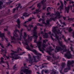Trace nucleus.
<instances>
[{
  "instance_id": "obj_1",
  "label": "nucleus",
  "mask_w": 74,
  "mask_h": 74,
  "mask_svg": "<svg viewBox=\"0 0 74 74\" xmlns=\"http://www.w3.org/2000/svg\"><path fill=\"white\" fill-rule=\"evenodd\" d=\"M37 27L36 26L34 28V31H33V37L34 38V42H36L37 44V45L38 46V48H39V49L40 50V51H43L44 50V48L42 47L41 48V42H37L36 41V39L37 38V32L36 31V29H37Z\"/></svg>"
},
{
  "instance_id": "obj_2",
  "label": "nucleus",
  "mask_w": 74,
  "mask_h": 74,
  "mask_svg": "<svg viewBox=\"0 0 74 74\" xmlns=\"http://www.w3.org/2000/svg\"><path fill=\"white\" fill-rule=\"evenodd\" d=\"M47 15L49 16H51L52 17L51 18H50V19L53 20V21H55L56 19V18H60V14L59 12H57L56 14H53V16H52V15H51V14L49 13H48L47 14Z\"/></svg>"
},
{
  "instance_id": "obj_3",
  "label": "nucleus",
  "mask_w": 74,
  "mask_h": 74,
  "mask_svg": "<svg viewBox=\"0 0 74 74\" xmlns=\"http://www.w3.org/2000/svg\"><path fill=\"white\" fill-rule=\"evenodd\" d=\"M12 53H11L8 57L6 56L5 55H3V56L4 58H6L8 59H18L19 58V57L17 55H15V52H14L13 51H12Z\"/></svg>"
},
{
  "instance_id": "obj_4",
  "label": "nucleus",
  "mask_w": 74,
  "mask_h": 74,
  "mask_svg": "<svg viewBox=\"0 0 74 74\" xmlns=\"http://www.w3.org/2000/svg\"><path fill=\"white\" fill-rule=\"evenodd\" d=\"M32 52H34L35 54V55H38V56H37V58L38 59H39L40 58V56L41 55V54H40V53H38V52L36 50H32Z\"/></svg>"
},
{
  "instance_id": "obj_5",
  "label": "nucleus",
  "mask_w": 74,
  "mask_h": 74,
  "mask_svg": "<svg viewBox=\"0 0 74 74\" xmlns=\"http://www.w3.org/2000/svg\"><path fill=\"white\" fill-rule=\"evenodd\" d=\"M64 56L66 57L68 59H70V58H72V56L71 55L70 51H69L67 54H65Z\"/></svg>"
},
{
  "instance_id": "obj_6",
  "label": "nucleus",
  "mask_w": 74,
  "mask_h": 74,
  "mask_svg": "<svg viewBox=\"0 0 74 74\" xmlns=\"http://www.w3.org/2000/svg\"><path fill=\"white\" fill-rule=\"evenodd\" d=\"M28 56L29 59H30V62H32L33 61L34 62H36V58H35V56L33 57L34 58L33 59L32 58L30 57V54H28Z\"/></svg>"
},
{
  "instance_id": "obj_7",
  "label": "nucleus",
  "mask_w": 74,
  "mask_h": 74,
  "mask_svg": "<svg viewBox=\"0 0 74 74\" xmlns=\"http://www.w3.org/2000/svg\"><path fill=\"white\" fill-rule=\"evenodd\" d=\"M56 27H53V28L52 29L53 32V33L54 32H55L56 33H57L58 34H61V33L60 32V31H59V30L56 31Z\"/></svg>"
},
{
  "instance_id": "obj_8",
  "label": "nucleus",
  "mask_w": 74,
  "mask_h": 74,
  "mask_svg": "<svg viewBox=\"0 0 74 74\" xmlns=\"http://www.w3.org/2000/svg\"><path fill=\"white\" fill-rule=\"evenodd\" d=\"M23 29H22L21 30V32H19V34L20 35V38H19L18 39V40H20V41H22V30H23Z\"/></svg>"
},
{
  "instance_id": "obj_9",
  "label": "nucleus",
  "mask_w": 74,
  "mask_h": 74,
  "mask_svg": "<svg viewBox=\"0 0 74 74\" xmlns=\"http://www.w3.org/2000/svg\"><path fill=\"white\" fill-rule=\"evenodd\" d=\"M32 71L29 70L28 71V70L25 69L24 71V73H26V74H31Z\"/></svg>"
},
{
  "instance_id": "obj_10",
  "label": "nucleus",
  "mask_w": 74,
  "mask_h": 74,
  "mask_svg": "<svg viewBox=\"0 0 74 74\" xmlns=\"http://www.w3.org/2000/svg\"><path fill=\"white\" fill-rule=\"evenodd\" d=\"M0 37H1L2 40L1 41V43H3V39L2 37H3L4 38L5 37L4 36V34L3 33L2 34L1 32H0Z\"/></svg>"
},
{
  "instance_id": "obj_11",
  "label": "nucleus",
  "mask_w": 74,
  "mask_h": 74,
  "mask_svg": "<svg viewBox=\"0 0 74 74\" xmlns=\"http://www.w3.org/2000/svg\"><path fill=\"white\" fill-rule=\"evenodd\" d=\"M16 32H18L19 33V30L16 29L15 30H14V32H13V34H14V36H15L16 37H18V35L16 34Z\"/></svg>"
},
{
  "instance_id": "obj_12",
  "label": "nucleus",
  "mask_w": 74,
  "mask_h": 74,
  "mask_svg": "<svg viewBox=\"0 0 74 74\" xmlns=\"http://www.w3.org/2000/svg\"><path fill=\"white\" fill-rule=\"evenodd\" d=\"M29 14H27V13H25L24 14V15L22 17H21V19H24V18H23V16H25V17H27V16H29Z\"/></svg>"
},
{
  "instance_id": "obj_13",
  "label": "nucleus",
  "mask_w": 74,
  "mask_h": 74,
  "mask_svg": "<svg viewBox=\"0 0 74 74\" xmlns=\"http://www.w3.org/2000/svg\"><path fill=\"white\" fill-rule=\"evenodd\" d=\"M60 3H61V7L58 8V10H59V9H61V10H63V2L62 1H60Z\"/></svg>"
},
{
  "instance_id": "obj_14",
  "label": "nucleus",
  "mask_w": 74,
  "mask_h": 74,
  "mask_svg": "<svg viewBox=\"0 0 74 74\" xmlns=\"http://www.w3.org/2000/svg\"><path fill=\"white\" fill-rule=\"evenodd\" d=\"M16 22H17L18 25V28H20V21H19V19H18L16 21Z\"/></svg>"
},
{
  "instance_id": "obj_15",
  "label": "nucleus",
  "mask_w": 74,
  "mask_h": 74,
  "mask_svg": "<svg viewBox=\"0 0 74 74\" xmlns=\"http://www.w3.org/2000/svg\"><path fill=\"white\" fill-rule=\"evenodd\" d=\"M65 9L66 10L65 12H66V11L67 12V13H68V12H69V10H70V7L68 6L67 8L65 7Z\"/></svg>"
},
{
  "instance_id": "obj_16",
  "label": "nucleus",
  "mask_w": 74,
  "mask_h": 74,
  "mask_svg": "<svg viewBox=\"0 0 74 74\" xmlns=\"http://www.w3.org/2000/svg\"><path fill=\"white\" fill-rule=\"evenodd\" d=\"M5 38L6 40L7 43H8L6 45H7V46H6V47H8L10 45V43L9 42H8V41L7 40V38Z\"/></svg>"
},
{
  "instance_id": "obj_17",
  "label": "nucleus",
  "mask_w": 74,
  "mask_h": 74,
  "mask_svg": "<svg viewBox=\"0 0 74 74\" xmlns=\"http://www.w3.org/2000/svg\"><path fill=\"white\" fill-rule=\"evenodd\" d=\"M43 38H48V34L45 33L44 35H43Z\"/></svg>"
},
{
  "instance_id": "obj_18",
  "label": "nucleus",
  "mask_w": 74,
  "mask_h": 74,
  "mask_svg": "<svg viewBox=\"0 0 74 74\" xmlns=\"http://www.w3.org/2000/svg\"><path fill=\"white\" fill-rule=\"evenodd\" d=\"M45 40H43V44L42 45V47H43V48H45V47H46V46H45Z\"/></svg>"
},
{
  "instance_id": "obj_19",
  "label": "nucleus",
  "mask_w": 74,
  "mask_h": 74,
  "mask_svg": "<svg viewBox=\"0 0 74 74\" xmlns=\"http://www.w3.org/2000/svg\"><path fill=\"white\" fill-rule=\"evenodd\" d=\"M71 62L70 61H68L67 64L68 67H69V66H71Z\"/></svg>"
},
{
  "instance_id": "obj_20",
  "label": "nucleus",
  "mask_w": 74,
  "mask_h": 74,
  "mask_svg": "<svg viewBox=\"0 0 74 74\" xmlns=\"http://www.w3.org/2000/svg\"><path fill=\"white\" fill-rule=\"evenodd\" d=\"M24 37H23V38L25 42H26V40H25V38L26 37V33L25 32H24Z\"/></svg>"
},
{
  "instance_id": "obj_21",
  "label": "nucleus",
  "mask_w": 74,
  "mask_h": 74,
  "mask_svg": "<svg viewBox=\"0 0 74 74\" xmlns=\"http://www.w3.org/2000/svg\"><path fill=\"white\" fill-rule=\"evenodd\" d=\"M32 37H31L30 38L28 37V38H27L28 40V41H32Z\"/></svg>"
},
{
  "instance_id": "obj_22",
  "label": "nucleus",
  "mask_w": 74,
  "mask_h": 74,
  "mask_svg": "<svg viewBox=\"0 0 74 74\" xmlns=\"http://www.w3.org/2000/svg\"><path fill=\"white\" fill-rule=\"evenodd\" d=\"M69 0H70L69 1V3L71 4V3H73L74 2H73L72 0H66V1H69Z\"/></svg>"
},
{
  "instance_id": "obj_23",
  "label": "nucleus",
  "mask_w": 74,
  "mask_h": 74,
  "mask_svg": "<svg viewBox=\"0 0 74 74\" xmlns=\"http://www.w3.org/2000/svg\"><path fill=\"white\" fill-rule=\"evenodd\" d=\"M1 62L2 63H4V61H3V59H4V58L3 57H1Z\"/></svg>"
},
{
  "instance_id": "obj_24",
  "label": "nucleus",
  "mask_w": 74,
  "mask_h": 74,
  "mask_svg": "<svg viewBox=\"0 0 74 74\" xmlns=\"http://www.w3.org/2000/svg\"><path fill=\"white\" fill-rule=\"evenodd\" d=\"M25 44L26 45H27V47H26V49H29V46L27 45V42H25Z\"/></svg>"
},
{
  "instance_id": "obj_25",
  "label": "nucleus",
  "mask_w": 74,
  "mask_h": 74,
  "mask_svg": "<svg viewBox=\"0 0 74 74\" xmlns=\"http://www.w3.org/2000/svg\"><path fill=\"white\" fill-rule=\"evenodd\" d=\"M49 21H50V20H47V21H46V22H47V23H46V25H47L48 24H49Z\"/></svg>"
},
{
  "instance_id": "obj_26",
  "label": "nucleus",
  "mask_w": 74,
  "mask_h": 74,
  "mask_svg": "<svg viewBox=\"0 0 74 74\" xmlns=\"http://www.w3.org/2000/svg\"><path fill=\"white\" fill-rule=\"evenodd\" d=\"M1 52H4L5 53H6V50H3L2 49L1 50Z\"/></svg>"
},
{
  "instance_id": "obj_27",
  "label": "nucleus",
  "mask_w": 74,
  "mask_h": 74,
  "mask_svg": "<svg viewBox=\"0 0 74 74\" xmlns=\"http://www.w3.org/2000/svg\"><path fill=\"white\" fill-rule=\"evenodd\" d=\"M29 27H30V28H32V27H33V26L32 25L29 24Z\"/></svg>"
},
{
  "instance_id": "obj_28",
  "label": "nucleus",
  "mask_w": 74,
  "mask_h": 74,
  "mask_svg": "<svg viewBox=\"0 0 74 74\" xmlns=\"http://www.w3.org/2000/svg\"><path fill=\"white\" fill-rule=\"evenodd\" d=\"M64 66H65V63H63L62 64V68H63L64 67Z\"/></svg>"
},
{
  "instance_id": "obj_29",
  "label": "nucleus",
  "mask_w": 74,
  "mask_h": 74,
  "mask_svg": "<svg viewBox=\"0 0 74 74\" xmlns=\"http://www.w3.org/2000/svg\"><path fill=\"white\" fill-rule=\"evenodd\" d=\"M72 30H73V29H71V27H70L69 29V32H71V31H72Z\"/></svg>"
},
{
  "instance_id": "obj_30",
  "label": "nucleus",
  "mask_w": 74,
  "mask_h": 74,
  "mask_svg": "<svg viewBox=\"0 0 74 74\" xmlns=\"http://www.w3.org/2000/svg\"><path fill=\"white\" fill-rule=\"evenodd\" d=\"M0 46L2 48H4V46H3V45L1 44V43H0Z\"/></svg>"
},
{
  "instance_id": "obj_31",
  "label": "nucleus",
  "mask_w": 74,
  "mask_h": 74,
  "mask_svg": "<svg viewBox=\"0 0 74 74\" xmlns=\"http://www.w3.org/2000/svg\"><path fill=\"white\" fill-rule=\"evenodd\" d=\"M55 37H56V38L57 39V40L58 39V38H59V37L57 36V35H56V36H55Z\"/></svg>"
},
{
  "instance_id": "obj_32",
  "label": "nucleus",
  "mask_w": 74,
  "mask_h": 74,
  "mask_svg": "<svg viewBox=\"0 0 74 74\" xmlns=\"http://www.w3.org/2000/svg\"><path fill=\"white\" fill-rule=\"evenodd\" d=\"M10 37L11 38V39L12 40H14V37H12V36H10Z\"/></svg>"
},
{
  "instance_id": "obj_33",
  "label": "nucleus",
  "mask_w": 74,
  "mask_h": 74,
  "mask_svg": "<svg viewBox=\"0 0 74 74\" xmlns=\"http://www.w3.org/2000/svg\"><path fill=\"white\" fill-rule=\"evenodd\" d=\"M70 8H71H71H72V7L73 8H74V5H73V6H70Z\"/></svg>"
},
{
  "instance_id": "obj_34",
  "label": "nucleus",
  "mask_w": 74,
  "mask_h": 74,
  "mask_svg": "<svg viewBox=\"0 0 74 74\" xmlns=\"http://www.w3.org/2000/svg\"><path fill=\"white\" fill-rule=\"evenodd\" d=\"M40 5V3L38 4L37 7H40L41 6V5Z\"/></svg>"
},
{
  "instance_id": "obj_35",
  "label": "nucleus",
  "mask_w": 74,
  "mask_h": 74,
  "mask_svg": "<svg viewBox=\"0 0 74 74\" xmlns=\"http://www.w3.org/2000/svg\"><path fill=\"white\" fill-rule=\"evenodd\" d=\"M41 21H42V22H43V21H44V20H43L40 18L39 20V22H40Z\"/></svg>"
},
{
  "instance_id": "obj_36",
  "label": "nucleus",
  "mask_w": 74,
  "mask_h": 74,
  "mask_svg": "<svg viewBox=\"0 0 74 74\" xmlns=\"http://www.w3.org/2000/svg\"><path fill=\"white\" fill-rule=\"evenodd\" d=\"M64 1V4H65V5H66V4H67V2H66V1Z\"/></svg>"
},
{
  "instance_id": "obj_37",
  "label": "nucleus",
  "mask_w": 74,
  "mask_h": 74,
  "mask_svg": "<svg viewBox=\"0 0 74 74\" xmlns=\"http://www.w3.org/2000/svg\"><path fill=\"white\" fill-rule=\"evenodd\" d=\"M4 31H7V27L6 29H4Z\"/></svg>"
},
{
  "instance_id": "obj_38",
  "label": "nucleus",
  "mask_w": 74,
  "mask_h": 74,
  "mask_svg": "<svg viewBox=\"0 0 74 74\" xmlns=\"http://www.w3.org/2000/svg\"><path fill=\"white\" fill-rule=\"evenodd\" d=\"M67 70V68H66L64 70V71L65 72H67V71H66V70Z\"/></svg>"
},
{
  "instance_id": "obj_39",
  "label": "nucleus",
  "mask_w": 74,
  "mask_h": 74,
  "mask_svg": "<svg viewBox=\"0 0 74 74\" xmlns=\"http://www.w3.org/2000/svg\"><path fill=\"white\" fill-rule=\"evenodd\" d=\"M32 21V18H29L28 19V21Z\"/></svg>"
},
{
  "instance_id": "obj_40",
  "label": "nucleus",
  "mask_w": 74,
  "mask_h": 74,
  "mask_svg": "<svg viewBox=\"0 0 74 74\" xmlns=\"http://www.w3.org/2000/svg\"><path fill=\"white\" fill-rule=\"evenodd\" d=\"M50 7H48L47 9V10H50Z\"/></svg>"
},
{
  "instance_id": "obj_41",
  "label": "nucleus",
  "mask_w": 74,
  "mask_h": 74,
  "mask_svg": "<svg viewBox=\"0 0 74 74\" xmlns=\"http://www.w3.org/2000/svg\"><path fill=\"white\" fill-rule=\"evenodd\" d=\"M48 70H46V71H45V73H47V72H48Z\"/></svg>"
},
{
  "instance_id": "obj_42",
  "label": "nucleus",
  "mask_w": 74,
  "mask_h": 74,
  "mask_svg": "<svg viewBox=\"0 0 74 74\" xmlns=\"http://www.w3.org/2000/svg\"><path fill=\"white\" fill-rule=\"evenodd\" d=\"M36 12H33L32 13V14H36Z\"/></svg>"
},
{
  "instance_id": "obj_43",
  "label": "nucleus",
  "mask_w": 74,
  "mask_h": 74,
  "mask_svg": "<svg viewBox=\"0 0 74 74\" xmlns=\"http://www.w3.org/2000/svg\"><path fill=\"white\" fill-rule=\"evenodd\" d=\"M70 48V49H71V50L73 51V48H72V47H71Z\"/></svg>"
},
{
  "instance_id": "obj_44",
  "label": "nucleus",
  "mask_w": 74,
  "mask_h": 74,
  "mask_svg": "<svg viewBox=\"0 0 74 74\" xmlns=\"http://www.w3.org/2000/svg\"><path fill=\"white\" fill-rule=\"evenodd\" d=\"M37 25H38V26H40V23H38L37 24Z\"/></svg>"
},
{
  "instance_id": "obj_45",
  "label": "nucleus",
  "mask_w": 74,
  "mask_h": 74,
  "mask_svg": "<svg viewBox=\"0 0 74 74\" xmlns=\"http://www.w3.org/2000/svg\"><path fill=\"white\" fill-rule=\"evenodd\" d=\"M63 18L64 19V20H65V19H66V17H63Z\"/></svg>"
},
{
  "instance_id": "obj_46",
  "label": "nucleus",
  "mask_w": 74,
  "mask_h": 74,
  "mask_svg": "<svg viewBox=\"0 0 74 74\" xmlns=\"http://www.w3.org/2000/svg\"><path fill=\"white\" fill-rule=\"evenodd\" d=\"M51 39H53V38H52V37L51 36Z\"/></svg>"
},
{
  "instance_id": "obj_47",
  "label": "nucleus",
  "mask_w": 74,
  "mask_h": 74,
  "mask_svg": "<svg viewBox=\"0 0 74 74\" xmlns=\"http://www.w3.org/2000/svg\"><path fill=\"white\" fill-rule=\"evenodd\" d=\"M37 74H40V72H37Z\"/></svg>"
},
{
  "instance_id": "obj_48",
  "label": "nucleus",
  "mask_w": 74,
  "mask_h": 74,
  "mask_svg": "<svg viewBox=\"0 0 74 74\" xmlns=\"http://www.w3.org/2000/svg\"><path fill=\"white\" fill-rule=\"evenodd\" d=\"M62 38H64V36H62Z\"/></svg>"
},
{
  "instance_id": "obj_49",
  "label": "nucleus",
  "mask_w": 74,
  "mask_h": 74,
  "mask_svg": "<svg viewBox=\"0 0 74 74\" xmlns=\"http://www.w3.org/2000/svg\"><path fill=\"white\" fill-rule=\"evenodd\" d=\"M42 33H43V32L42 31H41V34H42Z\"/></svg>"
},
{
  "instance_id": "obj_50",
  "label": "nucleus",
  "mask_w": 74,
  "mask_h": 74,
  "mask_svg": "<svg viewBox=\"0 0 74 74\" xmlns=\"http://www.w3.org/2000/svg\"><path fill=\"white\" fill-rule=\"evenodd\" d=\"M62 24H63V25H65V23H62Z\"/></svg>"
},
{
  "instance_id": "obj_51",
  "label": "nucleus",
  "mask_w": 74,
  "mask_h": 74,
  "mask_svg": "<svg viewBox=\"0 0 74 74\" xmlns=\"http://www.w3.org/2000/svg\"><path fill=\"white\" fill-rule=\"evenodd\" d=\"M24 26L25 27H27V26L26 25H24Z\"/></svg>"
},
{
  "instance_id": "obj_52",
  "label": "nucleus",
  "mask_w": 74,
  "mask_h": 74,
  "mask_svg": "<svg viewBox=\"0 0 74 74\" xmlns=\"http://www.w3.org/2000/svg\"><path fill=\"white\" fill-rule=\"evenodd\" d=\"M18 8H19V6H18L17 8H16L17 10H18Z\"/></svg>"
},
{
  "instance_id": "obj_53",
  "label": "nucleus",
  "mask_w": 74,
  "mask_h": 74,
  "mask_svg": "<svg viewBox=\"0 0 74 74\" xmlns=\"http://www.w3.org/2000/svg\"><path fill=\"white\" fill-rule=\"evenodd\" d=\"M1 4H2V3H1V1H0V5H1Z\"/></svg>"
},
{
  "instance_id": "obj_54",
  "label": "nucleus",
  "mask_w": 74,
  "mask_h": 74,
  "mask_svg": "<svg viewBox=\"0 0 74 74\" xmlns=\"http://www.w3.org/2000/svg\"><path fill=\"white\" fill-rule=\"evenodd\" d=\"M15 10H16L15 9H13V11H15Z\"/></svg>"
},
{
  "instance_id": "obj_55",
  "label": "nucleus",
  "mask_w": 74,
  "mask_h": 74,
  "mask_svg": "<svg viewBox=\"0 0 74 74\" xmlns=\"http://www.w3.org/2000/svg\"><path fill=\"white\" fill-rule=\"evenodd\" d=\"M18 5L19 6H21V4H18Z\"/></svg>"
},
{
  "instance_id": "obj_56",
  "label": "nucleus",
  "mask_w": 74,
  "mask_h": 74,
  "mask_svg": "<svg viewBox=\"0 0 74 74\" xmlns=\"http://www.w3.org/2000/svg\"><path fill=\"white\" fill-rule=\"evenodd\" d=\"M53 74H56V72H53Z\"/></svg>"
},
{
  "instance_id": "obj_57",
  "label": "nucleus",
  "mask_w": 74,
  "mask_h": 74,
  "mask_svg": "<svg viewBox=\"0 0 74 74\" xmlns=\"http://www.w3.org/2000/svg\"><path fill=\"white\" fill-rule=\"evenodd\" d=\"M39 38H40V40H41V37H40Z\"/></svg>"
},
{
  "instance_id": "obj_58",
  "label": "nucleus",
  "mask_w": 74,
  "mask_h": 74,
  "mask_svg": "<svg viewBox=\"0 0 74 74\" xmlns=\"http://www.w3.org/2000/svg\"><path fill=\"white\" fill-rule=\"evenodd\" d=\"M61 50H62V49H61L60 48H59V51H61Z\"/></svg>"
},
{
  "instance_id": "obj_59",
  "label": "nucleus",
  "mask_w": 74,
  "mask_h": 74,
  "mask_svg": "<svg viewBox=\"0 0 74 74\" xmlns=\"http://www.w3.org/2000/svg\"><path fill=\"white\" fill-rule=\"evenodd\" d=\"M58 26H61V25H58Z\"/></svg>"
},
{
  "instance_id": "obj_60",
  "label": "nucleus",
  "mask_w": 74,
  "mask_h": 74,
  "mask_svg": "<svg viewBox=\"0 0 74 74\" xmlns=\"http://www.w3.org/2000/svg\"><path fill=\"white\" fill-rule=\"evenodd\" d=\"M49 34H51V32H49Z\"/></svg>"
},
{
  "instance_id": "obj_61",
  "label": "nucleus",
  "mask_w": 74,
  "mask_h": 74,
  "mask_svg": "<svg viewBox=\"0 0 74 74\" xmlns=\"http://www.w3.org/2000/svg\"><path fill=\"white\" fill-rule=\"evenodd\" d=\"M35 8H34L32 9V10H34V9Z\"/></svg>"
},
{
  "instance_id": "obj_62",
  "label": "nucleus",
  "mask_w": 74,
  "mask_h": 74,
  "mask_svg": "<svg viewBox=\"0 0 74 74\" xmlns=\"http://www.w3.org/2000/svg\"><path fill=\"white\" fill-rule=\"evenodd\" d=\"M70 40V38H69L68 39V40Z\"/></svg>"
},
{
  "instance_id": "obj_63",
  "label": "nucleus",
  "mask_w": 74,
  "mask_h": 74,
  "mask_svg": "<svg viewBox=\"0 0 74 74\" xmlns=\"http://www.w3.org/2000/svg\"><path fill=\"white\" fill-rule=\"evenodd\" d=\"M30 29H28V31H30Z\"/></svg>"
},
{
  "instance_id": "obj_64",
  "label": "nucleus",
  "mask_w": 74,
  "mask_h": 74,
  "mask_svg": "<svg viewBox=\"0 0 74 74\" xmlns=\"http://www.w3.org/2000/svg\"><path fill=\"white\" fill-rule=\"evenodd\" d=\"M6 73H7V74H9L8 72H6Z\"/></svg>"
}]
</instances>
